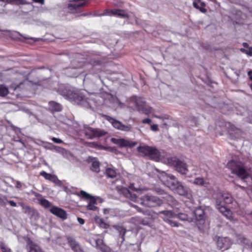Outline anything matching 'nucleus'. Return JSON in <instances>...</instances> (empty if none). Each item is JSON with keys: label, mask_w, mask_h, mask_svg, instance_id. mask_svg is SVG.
<instances>
[{"label": "nucleus", "mask_w": 252, "mask_h": 252, "mask_svg": "<svg viewBox=\"0 0 252 252\" xmlns=\"http://www.w3.org/2000/svg\"><path fill=\"white\" fill-rule=\"evenodd\" d=\"M158 177L162 184L174 193L185 197L189 194V189L174 175L162 171Z\"/></svg>", "instance_id": "f257e3e1"}, {"label": "nucleus", "mask_w": 252, "mask_h": 252, "mask_svg": "<svg viewBox=\"0 0 252 252\" xmlns=\"http://www.w3.org/2000/svg\"><path fill=\"white\" fill-rule=\"evenodd\" d=\"M58 92L66 98L77 105L87 109H93L92 104L94 103V101L84 95L80 91L60 88Z\"/></svg>", "instance_id": "f03ea898"}, {"label": "nucleus", "mask_w": 252, "mask_h": 252, "mask_svg": "<svg viewBox=\"0 0 252 252\" xmlns=\"http://www.w3.org/2000/svg\"><path fill=\"white\" fill-rule=\"evenodd\" d=\"M102 63L99 57L92 59L90 63H85L75 59L71 61L69 67L67 69V75L70 77H77L79 75L83 73L82 68L85 69H92L94 65L100 64Z\"/></svg>", "instance_id": "7ed1b4c3"}, {"label": "nucleus", "mask_w": 252, "mask_h": 252, "mask_svg": "<svg viewBox=\"0 0 252 252\" xmlns=\"http://www.w3.org/2000/svg\"><path fill=\"white\" fill-rule=\"evenodd\" d=\"M158 215H162L160 217L163 220L168 224L171 227L179 226L180 224L177 221L174 220V219H178L179 220L188 222L194 221V219L192 217H189L188 215L184 213H176L171 210H163L158 213Z\"/></svg>", "instance_id": "20e7f679"}, {"label": "nucleus", "mask_w": 252, "mask_h": 252, "mask_svg": "<svg viewBox=\"0 0 252 252\" xmlns=\"http://www.w3.org/2000/svg\"><path fill=\"white\" fill-rule=\"evenodd\" d=\"M232 202V198L230 194L220 192L217 194L216 199V208L220 213L229 220L232 218V213L226 205Z\"/></svg>", "instance_id": "39448f33"}, {"label": "nucleus", "mask_w": 252, "mask_h": 252, "mask_svg": "<svg viewBox=\"0 0 252 252\" xmlns=\"http://www.w3.org/2000/svg\"><path fill=\"white\" fill-rule=\"evenodd\" d=\"M227 166L231 170L232 173L236 174L242 180L247 178L250 175L244 163L241 161H230L227 163Z\"/></svg>", "instance_id": "423d86ee"}, {"label": "nucleus", "mask_w": 252, "mask_h": 252, "mask_svg": "<svg viewBox=\"0 0 252 252\" xmlns=\"http://www.w3.org/2000/svg\"><path fill=\"white\" fill-rule=\"evenodd\" d=\"M167 163L173 166L175 170L182 175H187L189 172L188 166L184 161L176 157H170L167 158Z\"/></svg>", "instance_id": "0eeeda50"}, {"label": "nucleus", "mask_w": 252, "mask_h": 252, "mask_svg": "<svg viewBox=\"0 0 252 252\" xmlns=\"http://www.w3.org/2000/svg\"><path fill=\"white\" fill-rule=\"evenodd\" d=\"M140 204L145 207L152 208L160 206L163 201L157 196L146 194L140 198Z\"/></svg>", "instance_id": "6e6552de"}, {"label": "nucleus", "mask_w": 252, "mask_h": 252, "mask_svg": "<svg viewBox=\"0 0 252 252\" xmlns=\"http://www.w3.org/2000/svg\"><path fill=\"white\" fill-rule=\"evenodd\" d=\"M137 151L144 154L145 156L149 157L151 159L158 161L159 159L160 153L159 151L154 147L149 146H140L137 147Z\"/></svg>", "instance_id": "1a4fd4ad"}, {"label": "nucleus", "mask_w": 252, "mask_h": 252, "mask_svg": "<svg viewBox=\"0 0 252 252\" xmlns=\"http://www.w3.org/2000/svg\"><path fill=\"white\" fill-rule=\"evenodd\" d=\"M83 128L85 135L90 139L101 137L105 135L107 133L104 130L97 128H93L86 124L83 125Z\"/></svg>", "instance_id": "9d476101"}, {"label": "nucleus", "mask_w": 252, "mask_h": 252, "mask_svg": "<svg viewBox=\"0 0 252 252\" xmlns=\"http://www.w3.org/2000/svg\"><path fill=\"white\" fill-rule=\"evenodd\" d=\"M193 213L195 216V218L193 219L194 220H195V222L198 227L200 228V227L205 223L207 218L205 211L201 207H199L194 211Z\"/></svg>", "instance_id": "9b49d317"}, {"label": "nucleus", "mask_w": 252, "mask_h": 252, "mask_svg": "<svg viewBox=\"0 0 252 252\" xmlns=\"http://www.w3.org/2000/svg\"><path fill=\"white\" fill-rule=\"evenodd\" d=\"M139 189L138 188H135L134 184H131L128 187V189L126 188H122L121 189L122 193L127 198L130 199L133 201H135L137 199V195L132 192L137 191Z\"/></svg>", "instance_id": "f8f14e48"}, {"label": "nucleus", "mask_w": 252, "mask_h": 252, "mask_svg": "<svg viewBox=\"0 0 252 252\" xmlns=\"http://www.w3.org/2000/svg\"><path fill=\"white\" fill-rule=\"evenodd\" d=\"M79 195L84 199L89 200V203L87 206L88 210L92 211L97 210L98 208L94 205V204H96V200L94 196H92L84 190H81Z\"/></svg>", "instance_id": "ddd939ff"}, {"label": "nucleus", "mask_w": 252, "mask_h": 252, "mask_svg": "<svg viewBox=\"0 0 252 252\" xmlns=\"http://www.w3.org/2000/svg\"><path fill=\"white\" fill-rule=\"evenodd\" d=\"M232 244V242L231 239L228 237H217L216 245L217 248L221 251H224L229 249L230 248Z\"/></svg>", "instance_id": "4468645a"}, {"label": "nucleus", "mask_w": 252, "mask_h": 252, "mask_svg": "<svg viewBox=\"0 0 252 252\" xmlns=\"http://www.w3.org/2000/svg\"><path fill=\"white\" fill-rule=\"evenodd\" d=\"M135 105L137 110L143 114H149L151 112V108L146 105L145 101L142 98L135 100Z\"/></svg>", "instance_id": "2eb2a0df"}, {"label": "nucleus", "mask_w": 252, "mask_h": 252, "mask_svg": "<svg viewBox=\"0 0 252 252\" xmlns=\"http://www.w3.org/2000/svg\"><path fill=\"white\" fill-rule=\"evenodd\" d=\"M106 120L112 124L114 128L119 130L129 131L131 128L130 125H124L121 122L110 116H106Z\"/></svg>", "instance_id": "dca6fc26"}, {"label": "nucleus", "mask_w": 252, "mask_h": 252, "mask_svg": "<svg viewBox=\"0 0 252 252\" xmlns=\"http://www.w3.org/2000/svg\"><path fill=\"white\" fill-rule=\"evenodd\" d=\"M84 0H68L69 2H74L67 4V8L71 13L78 12L82 7L85 6L87 2Z\"/></svg>", "instance_id": "f3484780"}, {"label": "nucleus", "mask_w": 252, "mask_h": 252, "mask_svg": "<svg viewBox=\"0 0 252 252\" xmlns=\"http://www.w3.org/2000/svg\"><path fill=\"white\" fill-rule=\"evenodd\" d=\"M109 15V16H116L120 18H128V14L126 12L125 10L120 9H106L105 10V14H101L100 15Z\"/></svg>", "instance_id": "a211bd4d"}, {"label": "nucleus", "mask_w": 252, "mask_h": 252, "mask_svg": "<svg viewBox=\"0 0 252 252\" xmlns=\"http://www.w3.org/2000/svg\"><path fill=\"white\" fill-rule=\"evenodd\" d=\"M111 141L113 143L118 145L121 148L127 147L131 148L136 145V143L134 142L131 143L128 140L123 138L117 139L112 138Z\"/></svg>", "instance_id": "6ab92c4d"}, {"label": "nucleus", "mask_w": 252, "mask_h": 252, "mask_svg": "<svg viewBox=\"0 0 252 252\" xmlns=\"http://www.w3.org/2000/svg\"><path fill=\"white\" fill-rule=\"evenodd\" d=\"M67 240L69 245L74 252H84L83 249L79 242L76 241L73 238L68 237Z\"/></svg>", "instance_id": "aec40b11"}, {"label": "nucleus", "mask_w": 252, "mask_h": 252, "mask_svg": "<svg viewBox=\"0 0 252 252\" xmlns=\"http://www.w3.org/2000/svg\"><path fill=\"white\" fill-rule=\"evenodd\" d=\"M50 212L61 219L64 220L67 219V214L63 209L54 206L50 209Z\"/></svg>", "instance_id": "412c9836"}, {"label": "nucleus", "mask_w": 252, "mask_h": 252, "mask_svg": "<svg viewBox=\"0 0 252 252\" xmlns=\"http://www.w3.org/2000/svg\"><path fill=\"white\" fill-rule=\"evenodd\" d=\"M40 175L43 176L45 179L48 180L55 184L61 186L62 185V181L59 180L57 176L50 173H47L44 171H42L40 173Z\"/></svg>", "instance_id": "4be33fe9"}, {"label": "nucleus", "mask_w": 252, "mask_h": 252, "mask_svg": "<svg viewBox=\"0 0 252 252\" xmlns=\"http://www.w3.org/2000/svg\"><path fill=\"white\" fill-rule=\"evenodd\" d=\"M87 161L88 162H92V166L91 167V169L93 171L95 172L96 173L99 172V162L96 158H93L92 157H89L87 159Z\"/></svg>", "instance_id": "5701e85b"}, {"label": "nucleus", "mask_w": 252, "mask_h": 252, "mask_svg": "<svg viewBox=\"0 0 252 252\" xmlns=\"http://www.w3.org/2000/svg\"><path fill=\"white\" fill-rule=\"evenodd\" d=\"M227 125L230 128V135L233 136L232 138H239L241 136L242 132L240 129L237 128L234 126L231 125L229 123Z\"/></svg>", "instance_id": "b1692460"}, {"label": "nucleus", "mask_w": 252, "mask_h": 252, "mask_svg": "<svg viewBox=\"0 0 252 252\" xmlns=\"http://www.w3.org/2000/svg\"><path fill=\"white\" fill-rule=\"evenodd\" d=\"M192 5L194 8L198 9L202 13H205L207 12V9L205 8L206 4L201 0H194Z\"/></svg>", "instance_id": "393cba45"}, {"label": "nucleus", "mask_w": 252, "mask_h": 252, "mask_svg": "<svg viewBox=\"0 0 252 252\" xmlns=\"http://www.w3.org/2000/svg\"><path fill=\"white\" fill-rule=\"evenodd\" d=\"M63 107L59 103L51 101L49 102V110L52 112H58L62 111Z\"/></svg>", "instance_id": "a878e982"}, {"label": "nucleus", "mask_w": 252, "mask_h": 252, "mask_svg": "<svg viewBox=\"0 0 252 252\" xmlns=\"http://www.w3.org/2000/svg\"><path fill=\"white\" fill-rule=\"evenodd\" d=\"M27 247L29 252H43L37 245L31 240L28 241Z\"/></svg>", "instance_id": "bb28decb"}, {"label": "nucleus", "mask_w": 252, "mask_h": 252, "mask_svg": "<svg viewBox=\"0 0 252 252\" xmlns=\"http://www.w3.org/2000/svg\"><path fill=\"white\" fill-rule=\"evenodd\" d=\"M87 79H92L93 80H95L96 83H98L99 81L102 82L100 77L97 73H87L85 74V77L84 78V81Z\"/></svg>", "instance_id": "cd10ccee"}, {"label": "nucleus", "mask_w": 252, "mask_h": 252, "mask_svg": "<svg viewBox=\"0 0 252 252\" xmlns=\"http://www.w3.org/2000/svg\"><path fill=\"white\" fill-rule=\"evenodd\" d=\"M187 119L186 123L189 127L197 126L198 119L196 117L193 116H189Z\"/></svg>", "instance_id": "c85d7f7f"}, {"label": "nucleus", "mask_w": 252, "mask_h": 252, "mask_svg": "<svg viewBox=\"0 0 252 252\" xmlns=\"http://www.w3.org/2000/svg\"><path fill=\"white\" fill-rule=\"evenodd\" d=\"M193 183L201 187H207L209 183L206 182L203 178L197 177L194 179Z\"/></svg>", "instance_id": "c756f323"}, {"label": "nucleus", "mask_w": 252, "mask_h": 252, "mask_svg": "<svg viewBox=\"0 0 252 252\" xmlns=\"http://www.w3.org/2000/svg\"><path fill=\"white\" fill-rule=\"evenodd\" d=\"M8 93V89L3 85H0V96L4 97Z\"/></svg>", "instance_id": "7c9ffc66"}, {"label": "nucleus", "mask_w": 252, "mask_h": 252, "mask_svg": "<svg viewBox=\"0 0 252 252\" xmlns=\"http://www.w3.org/2000/svg\"><path fill=\"white\" fill-rule=\"evenodd\" d=\"M3 2L12 3L16 4H25L27 2L25 0H0Z\"/></svg>", "instance_id": "2f4dec72"}, {"label": "nucleus", "mask_w": 252, "mask_h": 252, "mask_svg": "<svg viewBox=\"0 0 252 252\" xmlns=\"http://www.w3.org/2000/svg\"><path fill=\"white\" fill-rule=\"evenodd\" d=\"M97 241H98V240H96V241H95L96 247L102 252H112V250L109 247H108L105 245L98 247V244Z\"/></svg>", "instance_id": "473e14b6"}, {"label": "nucleus", "mask_w": 252, "mask_h": 252, "mask_svg": "<svg viewBox=\"0 0 252 252\" xmlns=\"http://www.w3.org/2000/svg\"><path fill=\"white\" fill-rule=\"evenodd\" d=\"M40 204L45 208H49L52 206L51 203L44 198H42L40 200Z\"/></svg>", "instance_id": "72a5a7b5"}, {"label": "nucleus", "mask_w": 252, "mask_h": 252, "mask_svg": "<svg viewBox=\"0 0 252 252\" xmlns=\"http://www.w3.org/2000/svg\"><path fill=\"white\" fill-rule=\"evenodd\" d=\"M106 174L108 177L111 178H113L116 176V173L115 171L110 168H107L106 169Z\"/></svg>", "instance_id": "f704fd0d"}, {"label": "nucleus", "mask_w": 252, "mask_h": 252, "mask_svg": "<svg viewBox=\"0 0 252 252\" xmlns=\"http://www.w3.org/2000/svg\"><path fill=\"white\" fill-rule=\"evenodd\" d=\"M112 227L119 233V234H121L122 232L126 230V229L125 228H124L123 226L119 225H112Z\"/></svg>", "instance_id": "c9c22d12"}, {"label": "nucleus", "mask_w": 252, "mask_h": 252, "mask_svg": "<svg viewBox=\"0 0 252 252\" xmlns=\"http://www.w3.org/2000/svg\"><path fill=\"white\" fill-rule=\"evenodd\" d=\"M134 207L137 210V211L138 212H140L145 215H150V212L148 210H144L143 209H141V208L139 207L138 206H137L136 205H134Z\"/></svg>", "instance_id": "e433bc0d"}, {"label": "nucleus", "mask_w": 252, "mask_h": 252, "mask_svg": "<svg viewBox=\"0 0 252 252\" xmlns=\"http://www.w3.org/2000/svg\"><path fill=\"white\" fill-rule=\"evenodd\" d=\"M94 220L95 221V222L100 227L101 225V224H102L104 222V220L102 218H100L98 216H95L94 218Z\"/></svg>", "instance_id": "4c0bfd02"}, {"label": "nucleus", "mask_w": 252, "mask_h": 252, "mask_svg": "<svg viewBox=\"0 0 252 252\" xmlns=\"http://www.w3.org/2000/svg\"><path fill=\"white\" fill-rule=\"evenodd\" d=\"M240 50L243 53H244L250 56H252V47H249L248 48V49L241 48Z\"/></svg>", "instance_id": "58836bf2"}, {"label": "nucleus", "mask_w": 252, "mask_h": 252, "mask_svg": "<svg viewBox=\"0 0 252 252\" xmlns=\"http://www.w3.org/2000/svg\"><path fill=\"white\" fill-rule=\"evenodd\" d=\"M16 33L17 34H18L19 35H20L21 37L23 38L25 40L31 39L34 40V41H37L39 40V38H35L31 37H29L28 36H24V35H22L21 33H20L19 32H16Z\"/></svg>", "instance_id": "ea45409f"}, {"label": "nucleus", "mask_w": 252, "mask_h": 252, "mask_svg": "<svg viewBox=\"0 0 252 252\" xmlns=\"http://www.w3.org/2000/svg\"><path fill=\"white\" fill-rule=\"evenodd\" d=\"M166 198L167 201L173 204H175L177 201L175 198L173 196L170 195H167L166 196Z\"/></svg>", "instance_id": "a19ab883"}, {"label": "nucleus", "mask_w": 252, "mask_h": 252, "mask_svg": "<svg viewBox=\"0 0 252 252\" xmlns=\"http://www.w3.org/2000/svg\"><path fill=\"white\" fill-rule=\"evenodd\" d=\"M242 242H243L245 245L248 246L249 247H252V242L248 240L247 238L245 237L242 238Z\"/></svg>", "instance_id": "79ce46f5"}, {"label": "nucleus", "mask_w": 252, "mask_h": 252, "mask_svg": "<svg viewBox=\"0 0 252 252\" xmlns=\"http://www.w3.org/2000/svg\"><path fill=\"white\" fill-rule=\"evenodd\" d=\"M22 84H23V83H20V84H19V85H16L15 84H12V85H11L10 86L9 89H10V90H13V91L16 90L17 89H18L19 88L20 86L21 85H22Z\"/></svg>", "instance_id": "37998d69"}, {"label": "nucleus", "mask_w": 252, "mask_h": 252, "mask_svg": "<svg viewBox=\"0 0 252 252\" xmlns=\"http://www.w3.org/2000/svg\"><path fill=\"white\" fill-rule=\"evenodd\" d=\"M155 190H156V192L159 195H162L165 193L164 190L160 188H156L155 189Z\"/></svg>", "instance_id": "c03bdc74"}, {"label": "nucleus", "mask_w": 252, "mask_h": 252, "mask_svg": "<svg viewBox=\"0 0 252 252\" xmlns=\"http://www.w3.org/2000/svg\"><path fill=\"white\" fill-rule=\"evenodd\" d=\"M140 224L145 225V226H149L150 223L147 220H140Z\"/></svg>", "instance_id": "a18cd8bd"}, {"label": "nucleus", "mask_w": 252, "mask_h": 252, "mask_svg": "<svg viewBox=\"0 0 252 252\" xmlns=\"http://www.w3.org/2000/svg\"><path fill=\"white\" fill-rule=\"evenodd\" d=\"M52 141L56 143H58V144H60V143H62L63 142V141L59 139V138H55V137H53L52 138Z\"/></svg>", "instance_id": "49530a36"}, {"label": "nucleus", "mask_w": 252, "mask_h": 252, "mask_svg": "<svg viewBox=\"0 0 252 252\" xmlns=\"http://www.w3.org/2000/svg\"><path fill=\"white\" fill-rule=\"evenodd\" d=\"M109 226H110V225L109 224H108L107 223L104 221V222L102 224H101V225L100 226V227L104 228V229H107V228H108L109 227Z\"/></svg>", "instance_id": "de8ad7c7"}, {"label": "nucleus", "mask_w": 252, "mask_h": 252, "mask_svg": "<svg viewBox=\"0 0 252 252\" xmlns=\"http://www.w3.org/2000/svg\"><path fill=\"white\" fill-rule=\"evenodd\" d=\"M126 231H127V230L125 231H123V232H122L121 234H120V235H121V237L122 239L121 243H123L124 241L125 240V234H126Z\"/></svg>", "instance_id": "09e8293b"}, {"label": "nucleus", "mask_w": 252, "mask_h": 252, "mask_svg": "<svg viewBox=\"0 0 252 252\" xmlns=\"http://www.w3.org/2000/svg\"><path fill=\"white\" fill-rule=\"evenodd\" d=\"M151 128L152 130L156 131L158 130V125L154 124L151 126Z\"/></svg>", "instance_id": "8fccbe9b"}, {"label": "nucleus", "mask_w": 252, "mask_h": 252, "mask_svg": "<svg viewBox=\"0 0 252 252\" xmlns=\"http://www.w3.org/2000/svg\"><path fill=\"white\" fill-rule=\"evenodd\" d=\"M152 120L149 118H146L142 120V123L143 124H150Z\"/></svg>", "instance_id": "3c124183"}, {"label": "nucleus", "mask_w": 252, "mask_h": 252, "mask_svg": "<svg viewBox=\"0 0 252 252\" xmlns=\"http://www.w3.org/2000/svg\"><path fill=\"white\" fill-rule=\"evenodd\" d=\"M7 202L12 207H16L17 206V204L13 200L7 201Z\"/></svg>", "instance_id": "603ef678"}, {"label": "nucleus", "mask_w": 252, "mask_h": 252, "mask_svg": "<svg viewBox=\"0 0 252 252\" xmlns=\"http://www.w3.org/2000/svg\"><path fill=\"white\" fill-rule=\"evenodd\" d=\"M1 248L3 252H11L10 249H7L3 246H1Z\"/></svg>", "instance_id": "864d4df0"}, {"label": "nucleus", "mask_w": 252, "mask_h": 252, "mask_svg": "<svg viewBox=\"0 0 252 252\" xmlns=\"http://www.w3.org/2000/svg\"><path fill=\"white\" fill-rule=\"evenodd\" d=\"M78 220V221L79 222V223L81 224H84L85 223V220L81 218H78L77 219Z\"/></svg>", "instance_id": "5fc2aeb1"}, {"label": "nucleus", "mask_w": 252, "mask_h": 252, "mask_svg": "<svg viewBox=\"0 0 252 252\" xmlns=\"http://www.w3.org/2000/svg\"><path fill=\"white\" fill-rule=\"evenodd\" d=\"M202 47L206 50H209L210 49V46L209 44H203Z\"/></svg>", "instance_id": "6e6d98bb"}, {"label": "nucleus", "mask_w": 252, "mask_h": 252, "mask_svg": "<svg viewBox=\"0 0 252 252\" xmlns=\"http://www.w3.org/2000/svg\"><path fill=\"white\" fill-rule=\"evenodd\" d=\"M22 187L21 183L20 181L16 182V188L17 189H20Z\"/></svg>", "instance_id": "4d7b16f0"}, {"label": "nucleus", "mask_w": 252, "mask_h": 252, "mask_svg": "<svg viewBox=\"0 0 252 252\" xmlns=\"http://www.w3.org/2000/svg\"><path fill=\"white\" fill-rule=\"evenodd\" d=\"M34 2L40 3L41 4H44V0H32Z\"/></svg>", "instance_id": "13d9d810"}, {"label": "nucleus", "mask_w": 252, "mask_h": 252, "mask_svg": "<svg viewBox=\"0 0 252 252\" xmlns=\"http://www.w3.org/2000/svg\"><path fill=\"white\" fill-rule=\"evenodd\" d=\"M110 209H108V208H104V209H103V213H104V214L106 215V214H109V212H110Z\"/></svg>", "instance_id": "bf43d9fd"}, {"label": "nucleus", "mask_w": 252, "mask_h": 252, "mask_svg": "<svg viewBox=\"0 0 252 252\" xmlns=\"http://www.w3.org/2000/svg\"><path fill=\"white\" fill-rule=\"evenodd\" d=\"M248 75L250 80L252 81V70H250L248 71Z\"/></svg>", "instance_id": "052dcab7"}, {"label": "nucleus", "mask_w": 252, "mask_h": 252, "mask_svg": "<svg viewBox=\"0 0 252 252\" xmlns=\"http://www.w3.org/2000/svg\"><path fill=\"white\" fill-rule=\"evenodd\" d=\"M0 203L2 206H4L6 205V203L2 199H0Z\"/></svg>", "instance_id": "680f3d73"}, {"label": "nucleus", "mask_w": 252, "mask_h": 252, "mask_svg": "<svg viewBox=\"0 0 252 252\" xmlns=\"http://www.w3.org/2000/svg\"><path fill=\"white\" fill-rule=\"evenodd\" d=\"M243 46H244L245 48H249V44H248L247 43H246V42H244V43H243Z\"/></svg>", "instance_id": "e2e57ef3"}, {"label": "nucleus", "mask_w": 252, "mask_h": 252, "mask_svg": "<svg viewBox=\"0 0 252 252\" xmlns=\"http://www.w3.org/2000/svg\"><path fill=\"white\" fill-rule=\"evenodd\" d=\"M234 74L236 75V76H237V78H238V77L239 76V74L238 73H237V72H234Z\"/></svg>", "instance_id": "0e129e2a"}, {"label": "nucleus", "mask_w": 252, "mask_h": 252, "mask_svg": "<svg viewBox=\"0 0 252 252\" xmlns=\"http://www.w3.org/2000/svg\"><path fill=\"white\" fill-rule=\"evenodd\" d=\"M238 186L240 188H241V189H245V188H244V187L241 186H240V185H238Z\"/></svg>", "instance_id": "69168bd1"}, {"label": "nucleus", "mask_w": 252, "mask_h": 252, "mask_svg": "<svg viewBox=\"0 0 252 252\" xmlns=\"http://www.w3.org/2000/svg\"><path fill=\"white\" fill-rule=\"evenodd\" d=\"M26 209H27V210H30L31 209H30V208L29 206H27V207H26Z\"/></svg>", "instance_id": "338daca9"}, {"label": "nucleus", "mask_w": 252, "mask_h": 252, "mask_svg": "<svg viewBox=\"0 0 252 252\" xmlns=\"http://www.w3.org/2000/svg\"><path fill=\"white\" fill-rule=\"evenodd\" d=\"M89 14H88V13H84L83 14V16H87L88 15H89Z\"/></svg>", "instance_id": "774afa93"}]
</instances>
